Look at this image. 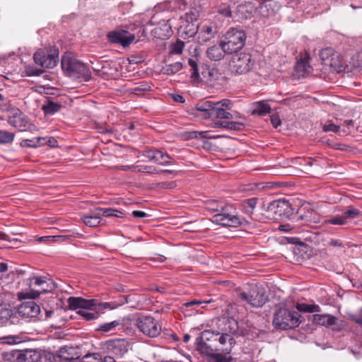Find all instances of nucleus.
I'll return each instance as SVG.
<instances>
[{
    "label": "nucleus",
    "instance_id": "obj_1",
    "mask_svg": "<svg viewBox=\"0 0 362 362\" xmlns=\"http://www.w3.org/2000/svg\"><path fill=\"white\" fill-rule=\"evenodd\" d=\"M61 64L63 71L69 76L82 78L85 81H89L91 78L88 66L71 53H66L62 57Z\"/></svg>",
    "mask_w": 362,
    "mask_h": 362
},
{
    "label": "nucleus",
    "instance_id": "obj_2",
    "mask_svg": "<svg viewBox=\"0 0 362 362\" xmlns=\"http://www.w3.org/2000/svg\"><path fill=\"white\" fill-rule=\"evenodd\" d=\"M28 292H18L17 297L19 300L35 299L42 293L52 292L55 288L54 282L45 276H33L28 279Z\"/></svg>",
    "mask_w": 362,
    "mask_h": 362
},
{
    "label": "nucleus",
    "instance_id": "obj_3",
    "mask_svg": "<svg viewBox=\"0 0 362 362\" xmlns=\"http://www.w3.org/2000/svg\"><path fill=\"white\" fill-rule=\"evenodd\" d=\"M212 222L226 227L246 226L250 222L245 218L235 214L232 205L225 204L221 211L212 216Z\"/></svg>",
    "mask_w": 362,
    "mask_h": 362
},
{
    "label": "nucleus",
    "instance_id": "obj_4",
    "mask_svg": "<svg viewBox=\"0 0 362 362\" xmlns=\"http://www.w3.org/2000/svg\"><path fill=\"white\" fill-rule=\"evenodd\" d=\"M224 322L225 327L222 329L224 332L220 336L219 334L217 333V337H210L211 339L214 338V341L218 340L219 342V346H216V351H220L224 355H228L231 352L233 344H235V340L230 333L236 332L238 325L235 320L233 318L224 320Z\"/></svg>",
    "mask_w": 362,
    "mask_h": 362
},
{
    "label": "nucleus",
    "instance_id": "obj_5",
    "mask_svg": "<svg viewBox=\"0 0 362 362\" xmlns=\"http://www.w3.org/2000/svg\"><path fill=\"white\" fill-rule=\"evenodd\" d=\"M69 308L71 310H76L77 314L82 316L87 320L95 319L98 316L97 311L100 308H97V300L84 299L81 297H70L68 299Z\"/></svg>",
    "mask_w": 362,
    "mask_h": 362
},
{
    "label": "nucleus",
    "instance_id": "obj_6",
    "mask_svg": "<svg viewBox=\"0 0 362 362\" xmlns=\"http://www.w3.org/2000/svg\"><path fill=\"white\" fill-rule=\"evenodd\" d=\"M245 38V33L243 30L232 28L222 37L221 45L226 54H231L243 47Z\"/></svg>",
    "mask_w": 362,
    "mask_h": 362
},
{
    "label": "nucleus",
    "instance_id": "obj_7",
    "mask_svg": "<svg viewBox=\"0 0 362 362\" xmlns=\"http://www.w3.org/2000/svg\"><path fill=\"white\" fill-rule=\"evenodd\" d=\"M300 322V315L298 312L279 308L274 313L273 325L276 328L293 329L298 327Z\"/></svg>",
    "mask_w": 362,
    "mask_h": 362
},
{
    "label": "nucleus",
    "instance_id": "obj_8",
    "mask_svg": "<svg viewBox=\"0 0 362 362\" xmlns=\"http://www.w3.org/2000/svg\"><path fill=\"white\" fill-rule=\"evenodd\" d=\"M33 59L35 62L46 69H52L58 63L59 51L54 47L49 49H40L34 54Z\"/></svg>",
    "mask_w": 362,
    "mask_h": 362
},
{
    "label": "nucleus",
    "instance_id": "obj_9",
    "mask_svg": "<svg viewBox=\"0 0 362 362\" xmlns=\"http://www.w3.org/2000/svg\"><path fill=\"white\" fill-rule=\"evenodd\" d=\"M241 298L254 308L262 307L267 301L264 288L258 285H252L248 291L240 294Z\"/></svg>",
    "mask_w": 362,
    "mask_h": 362
},
{
    "label": "nucleus",
    "instance_id": "obj_10",
    "mask_svg": "<svg viewBox=\"0 0 362 362\" xmlns=\"http://www.w3.org/2000/svg\"><path fill=\"white\" fill-rule=\"evenodd\" d=\"M355 218H362V212L353 206H349L346 210L341 211L340 214L325 219L323 223L325 224L344 226Z\"/></svg>",
    "mask_w": 362,
    "mask_h": 362
},
{
    "label": "nucleus",
    "instance_id": "obj_11",
    "mask_svg": "<svg viewBox=\"0 0 362 362\" xmlns=\"http://www.w3.org/2000/svg\"><path fill=\"white\" fill-rule=\"evenodd\" d=\"M136 325L141 332L149 337H156L161 332L160 325L151 316L139 317Z\"/></svg>",
    "mask_w": 362,
    "mask_h": 362
},
{
    "label": "nucleus",
    "instance_id": "obj_12",
    "mask_svg": "<svg viewBox=\"0 0 362 362\" xmlns=\"http://www.w3.org/2000/svg\"><path fill=\"white\" fill-rule=\"evenodd\" d=\"M252 56L247 53H240L234 56L230 62L232 71L237 74H245L253 66Z\"/></svg>",
    "mask_w": 362,
    "mask_h": 362
},
{
    "label": "nucleus",
    "instance_id": "obj_13",
    "mask_svg": "<svg viewBox=\"0 0 362 362\" xmlns=\"http://www.w3.org/2000/svg\"><path fill=\"white\" fill-rule=\"evenodd\" d=\"M188 64L192 70L191 77L194 81H198L200 79H203L206 83L210 85H214L215 82L218 80L221 76L217 70L205 68L202 72V78H200L197 62L192 59H189Z\"/></svg>",
    "mask_w": 362,
    "mask_h": 362
},
{
    "label": "nucleus",
    "instance_id": "obj_14",
    "mask_svg": "<svg viewBox=\"0 0 362 362\" xmlns=\"http://www.w3.org/2000/svg\"><path fill=\"white\" fill-rule=\"evenodd\" d=\"M8 122L21 132L28 130L33 131L36 129V127L32 124L28 118L19 110H15L12 115L8 117Z\"/></svg>",
    "mask_w": 362,
    "mask_h": 362
},
{
    "label": "nucleus",
    "instance_id": "obj_15",
    "mask_svg": "<svg viewBox=\"0 0 362 362\" xmlns=\"http://www.w3.org/2000/svg\"><path fill=\"white\" fill-rule=\"evenodd\" d=\"M108 40L112 43L128 47L135 39V35L123 29H116L107 34Z\"/></svg>",
    "mask_w": 362,
    "mask_h": 362
},
{
    "label": "nucleus",
    "instance_id": "obj_16",
    "mask_svg": "<svg viewBox=\"0 0 362 362\" xmlns=\"http://www.w3.org/2000/svg\"><path fill=\"white\" fill-rule=\"evenodd\" d=\"M257 9L255 3L251 1H245L236 7L234 11L235 21H243L250 18Z\"/></svg>",
    "mask_w": 362,
    "mask_h": 362
},
{
    "label": "nucleus",
    "instance_id": "obj_17",
    "mask_svg": "<svg viewBox=\"0 0 362 362\" xmlns=\"http://www.w3.org/2000/svg\"><path fill=\"white\" fill-rule=\"evenodd\" d=\"M313 322L316 325L332 327L333 329L337 331L341 329V325L339 322L338 319L329 314H315L313 315Z\"/></svg>",
    "mask_w": 362,
    "mask_h": 362
},
{
    "label": "nucleus",
    "instance_id": "obj_18",
    "mask_svg": "<svg viewBox=\"0 0 362 362\" xmlns=\"http://www.w3.org/2000/svg\"><path fill=\"white\" fill-rule=\"evenodd\" d=\"M40 312L39 305L33 300L23 303L18 308V314L25 318L35 317Z\"/></svg>",
    "mask_w": 362,
    "mask_h": 362
},
{
    "label": "nucleus",
    "instance_id": "obj_19",
    "mask_svg": "<svg viewBox=\"0 0 362 362\" xmlns=\"http://www.w3.org/2000/svg\"><path fill=\"white\" fill-rule=\"evenodd\" d=\"M320 57L324 65L336 68L339 66L340 61L337 53L332 48L326 47L320 52Z\"/></svg>",
    "mask_w": 362,
    "mask_h": 362
},
{
    "label": "nucleus",
    "instance_id": "obj_20",
    "mask_svg": "<svg viewBox=\"0 0 362 362\" xmlns=\"http://www.w3.org/2000/svg\"><path fill=\"white\" fill-rule=\"evenodd\" d=\"M214 103L211 101H204L196 105L192 110V114L201 119L212 117Z\"/></svg>",
    "mask_w": 362,
    "mask_h": 362
},
{
    "label": "nucleus",
    "instance_id": "obj_21",
    "mask_svg": "<svg viewBox=\"0 0 362 362\" xmlns=\"http://www.w3.org/2000/svg\"><path fill=\"white\" fill-rule=\"evenodd\" d=\"M217 336L218 334H214L209 331L204 332L201 337L202 341L197 344V349L203 354L212 355L214 351H216V348L214 349L211 344H208L206 341L210 340V337Z\"/></svg>",
    "mask_w": 362,
    "mask_h": 362
},
{
    "label": "nucleus",
    "instance_id": "obj_22",
    "mask_svg": "<svg viewBox=\"0 0 362 362\" xmlns=\"http://www.w3.org/2000/svg\"><path fill=\"white\" fill-rule=\"evenodd\" d=\"M290 208L288 202L284 200H276L270 203L268 210L274 214V218L277 219L288 212Z\"/></svg>",
    "mask_w": 362,
    "mask_h": 362
},
{
    "label": "nucleus",
    "instance_id": "obj_23",
    "mask_svg": "<svg viewBox=\"0 0 362 362\" xmlns=\"http://www.w3.org/2000/svg\"><path fill=\"white\" fill-rule=\"evenodd\" d=\"M80 216L84 224L88 227H96L102 221L101 210L98 208L91 211L90 214H82Z\"/></svg>",
    "mask_w": 362,
    "mask_h": 362
},
{
    "label": "nucleus",
    "instance_id": "obj_24",
    "mask_svg": "<svg viewBox=\"0 0 362 362\" xmlns=\"http://www.w3.org/2000/svg\"><path fill=\"white\" fill-rule=\"evenodd\" d=\"M226 54L223 50V47L221 45H214L209 47L206 51L207 57L213 61H219L222 59L224 57V54Z\"/></svg>",
    "mask_w": 362,
    "mask_h": 362
},
{
    "label": "nucleus",
    "instance_id": "obj_25",
    "mask_svg": "<svg viewBox=\"0 0 362 362\" xmlns=\"http://www.w3.org/2000/svg\"><path fill=\"white\" fill-rule=\"evenodd\" d=\"M212 117L217 119H233V115L232 113L229 112L228 110L214 104Z\"/></svg>",
    "mask_w": 362,
    "mask_h": 362
},
{
    "label": "nucleus",
    "instance_id": "obj_26",
    "mask_svg": "<svg viewBox=\"0 0 362 362\" xmlns=\"http://www.w3.org/2000/svg\"><path fill=\"white\" fill-rule=\"evenodd\" d=\"M81 362H115L112 357L104 358L98 354H87L82 358Z\"/></svg>",
    "mask_w": 362,
    "mask_h": 362
},
{
    "label": "nucleus",
    "instance_id": "obj_27",
    "mask_svg": "<svg viewBox=\"0 0 362 362\" xmlns=\"http://www.w3.org/2000/svg\"><path fill=\"white\" fill-rule=\"evenodd\" d=\"M62 105L57 103H54L51 100H47L42 107L46 115H54V113L59 111Z\"/></svg>",
    "mask_w": 362,
    "mask_h": 362
},
{
    "label": "nucleus",
    "instance_id": "obj_28",
    "mask_svg": "<svg viewBox=\"0 0 362 362\" xmlns=\"http://www.w3.org/2000/svg\"><path fill=\"white\" fill-rule=\"evenodd\" d=\"M257 198H251L247 200H245L242 204V211L243 213L251 216L257 205Z\"/></svg>",
    "mask_w": 362,
    "mask_h": 362
},
{
    "label": "nucleus",
    "instance_id": "obj_29",
    "mask_svg": "<svg viewBox=\"0 0 362 362\" xmlns=\"http://www.w3.org/2000/svg\"><path fill=\"white\" fill-rule=\"evenodd\" d=\"M45 139V137H36L32 139H24L21 142L20 145L22 147L37 148L44 145Z\"/></svg>",
    "mask_w": 362,
    "mask_h": 362
},
{
    "label": "nucleus",
    "instance_id": "obj_30",
    "mask_svg": "<svg viewBox=\"0 0 362 362\" xmlns=\"http://www.w3.org/2000/svg\"><path fill=\"white\" fill-rule=\"evenodd\" d=\"M271 111L270 105L264 102H258L255 104V108L252 110L253 115H264Z\"/></svg>",
    "mask_w": 362,
    "mask_h": 362
},
{
    "label": "nucleus",
    "instance_id": "obj_31",
    "mask_svg": "<svg viewBox=\"0 0 362 362\" xmlns=\"http://www.w3.org/2000/svg\"><path fill=\"white\" fill-rule=\"evenodd\" d=\"M156 163L160 165H170L175 163V160L168 154L159 151L157 153Z\"/></svg>",
    "mask_w": 362,
    "mask_h": 362
},
{
    "label": "nucleus",
    "instance_id": "obj_32",
    "mask_svg": "<svg viewBox=\"0 0 362 362\" xmlns=\"http://www.w3.org/2000/svg\"><path fill=\"white\" fill-rule=\"evenodd\" d=\"M298 310L304 313H318L320 311V307L315 304L298 303L296 305Z\"/></svg>",
    "mask_w": 362,
    "mask_h": 362
},
{
    "label": "nucleus",
    "instance_id": "obj_33",
    "mask_svg": "<svg viewBox=\"0 0 362 362\" xmlns=\"http://www.w3.org/2000/svg\"><path fill=\"white\" fill-rule=\"evenodd\" d=\"M13 311L9 308H1L0 309V325L6 324L11 320V323H13Z\"/></svg>",
    "mask_w": 362,
    "mask_h": 362
},
{
    "label": "nucleus",
    "instance_id": "obj_34",
    "mask_svg": "<svg viewBox=\"0 0 362 362\" xmlns=\"http://www.w3.org/2000/svg\"><path fill=\"white\" fill-rule=\"evenodd\" d=\"M15 138V134L6 130H0V144H11Z\"/></svg>",
    "mask_w": 362,
    "mask_h": 362
},
{
    "label": "nucleus",
    "instance_id": "obj_35",
    "mask_svg": "<svg viewBox=\"0 0 362 362\" xmlns=\"http://www.w3.org/2000/svg\"><path fill=\"white\" fill-rule=\"evenodd\" d=\"M98 209L101 210V216H104L106 217L115 216L118 218H122L124 216V213L117 209L107 208H98Z\"/></svg>",
    "mask_w": 362,
    "mask_h": 362
},
{
    "label": "nucleus",
    "instance_id": "obj_36",
    "mask_svg": "<svg viewBox=\"0 0 362 362\" xmlns=\"http://www.w3.org/2000/svg\"><path fill=\"white\" fill-rule=\"evenodd\" d=\"M225 204H226L223 202H218L216 200H209L206 202L205 206L207 210L213 212H217L218 214Z\"/></svg>",
    "mask_w": 362,
    "mask_h": 362
},
{
    "label": "nucleus",
    "instance_id": "obj_37",
    "mask_svg": "<svg viewBox=\"0 0 362 362\" xmlns=\"http://www.w3.org/2000/svg\"><path fill=\"white\" fill-rule=\"evenodd\" d=\"M23 356L25 362H37L41 358L40 354L33 350L26 351Z\"/></svg>",
    "mask_w": 362,
    "mask_h": 362
},
{
    "label": "nucleus",
    "instance_id": "obj_38",
    "mask_svg": "<svg viewBox=\"0 0 362 362\" xmlns=\"http://www.w3.org/2000/svg\"><path fill=\"white\" fill-rule=\"evenodd\" d=\"M182 68V64L180 62H175L167 65L163 68L164 73L170 75L178 72Z\"/></svg>",
    "mask_w": 362,
    "mask_h": 362
},
{
    "label": "nucleus",
    "instance_id": "obj_39",
    "mask_svg": "<svg viewBox=\"0 0 362 362\" xmlns=\"http://www.w3.org/2000/svg\"><path fill=\"white\" fill-rule=\"evenodd\" d=\"M218 13L219 15L222 16L224 18H233L234 19V12L230 10V6L227 4H222L218 8Z\"/></svg>",
    "mask_w": 362,
    "mask_h": 362
},
{
    "label": "nucleus",
    "instance_id": "obj_40",
    "mask_svg": "<svg viewBox=\"0 0 362 362\" xmlns=\"http://www.w3.org/2000/svg\"><path fill=\"white\" fill-rule=\"evenodd\" d=\"M120 325V322L119 320H115L110 322L104 323L100 325L98 328V330L102 331L104 332H108L113 330L116 327Z\"/></svg>",
    "mask_w": 362,
    "mask_h": 362
},
{
    "label": "nucleus",
    "instance_id": "obj_41",
    "mask_svg": "<svg viewBox=\"0 0 362 362\" xmlns=\"http://www.w3.org/2000/svg\"><path fill=\"white\" fill-rule=\"evenodd\" d=\"M246 124H247L246 119H244V121H242V122L231 121V122H229V124H227V125L229 126V130H233V131L243 130L245 129Z\"/></svg>",
    "mask_w": 362,
    "mask_h": 362
},
{
    "label": "nucleus",
    "instance_id": "obj_42",
    "mask_svg": "<svg viewBox=\"0 0 362 362\" xmlns=\"http://www.w3.org/2000/svg\"><path fill=\"white\" fill-rule=\"evenodd\" d=\"M223 354H213L211 355L209 362H230L232 360L230 356H223Z\"/></svg>",
    "mask_w": 362,
    "mask_h": 362
},
{
    "label": "nucleus",
    "instance_id": "obj_43",
    "mask_svg": "<svg viewBox=\"0 0 362 362\" xmlns=\"http://www.w3.org/2000/svg\"><path fill=\"white\" fill-rule=\"evenodd\" d=\"M184 42L178 40L175 44H173L171 47L170 53L171 54H180L182 52L183 48H184Z\"/></svg>",
    "mask_w": 362,
    "mask_h": 362
},
{
    "label": "nucleus",
    "instance_id": "obj_44",
    "mask_svg": "<svg viewBox=\"0 0 362 362\" xmlns=\"http://www.w3.org/2000/svg\"><path fill=\"white\" fill-rule=\"evenodd\" d=\"M214 104L227 110H230L233 105V102L228 99H223Z\"/></svg>",
    "mask_w": 362,
    "mask_h": 362
},
{
    "label": "nucleus",
    "instance_id": "obj_45",
    "mask_svg": "<svg viewBox=\"0 0 362 362\" xmlns=\"http://www.w3.org/2000/svg\"><path fill=\"white\" fill-rule=\"evenodd\" d=\"M177 183L175 181H170V182H161L156 184V187L160 189H172L176 187Z\"/></svg>",
    "mask_w": 362,
    "mask_h": 362
},
{
    "label": "nucleus",
    "instance_id": "obj_46",
    "mask_svg": "<svg viewBox=\"0 0 362 362\" xmlns=\"http://www.w3.org/2000/svg\"><path fill=\"white\" fill-rule=\"evenodd\" d=\"M299 218L302 221H304L305 222L311 223V222H316L315 220V214L310 211H308L307 212L304 213L303 214H300L299 216Z\"/></svg>",
    "mask_w": 362,
    "mask_h": 362
},
{
    "label": "nucleus",
    "instance_id": "obj_47",
    "mask_svg": "<svg viewBox=\"0 0 362 362\" xmlns=\"http://www.w3.org/2000/svg\"><path fill=\"white\" fill-rule=\"evenodd\" d=\"M160 150L158 149H151V150H147L144 153V156L149 160L153 161L156 163L157 160V153L159 152Z\"/></svg>",
    "mask_w": 362,
    "mask_h": 362
},
{
    "label": "nucleus",
    "instance_id": "obj_48",
    "mask_svg": "<svg viewBox=\"0 0 362 362\" xmlns=\"http://www.w3.org/2000/svg\"><path fill=\"white\" fill-rule=\"evenodd\" d=\"M151 86L146 83L140 84L138 86L132 89V93L134 94H139L141 92L148 91Z\"/></svg>",
    "mask_w": 362,
    "mask_h": 362
},
{
    "label": "nucleus",
    "instance_id": "obj_49",
    "mask_svg": "<svg viewBox=\"0 0 362 362\" xmlns=\"http://www.w3.org/2000/svg\"><path fill=\"white\" fill-rule=\"evenodd\" d=\"M201 31L203 33L204 36L205 37V40H208L214 37V33L213 32L212 28L209 26L204 25L202 28Z\"/></svg>",
    "mask_w": 362,
    "mask_h": 362
},
{
    "label": "nucleus",
    "instance_id": "obj_50",
    "mask_svg": "<svg viewBox=\"0 0 362 362\" xmlns=\"http://www.w3.org/2000/svg\"><path fill=\"white\" fill-rule=\"evenodd\" d=\"M4 342L9 344H18L21 341V339L18 336H8L3 338Z\"/></svg>",
    "mask_w": 362,
    "mask_h": 362
},
{
    "label": "nucleus",
    "instance_id": "obj_51",
    "mask_svg": "<svg viewBox=\"0 0 362 362\" xmlns=\"http://www.w3.org/2000/svg\"><path fill=\"white\" fill-rule=\"evenodd\" d=\"M339 129V126L333 123H328L323 126L324 132H337Z\"/></svg>",
    "mask_w": 362,
    "mask_h": 362
},
{
    "label": "nucleus",
    "instance_id": "obj_52",
    "mask_svg": "<svg viewBox=\"0 0 362 362\" xmlns=\"http://www.w3.org/2000/svg\"><path fill=\"white\" fill-rule=\"evenodd\" d=\"M270 120L272 126L274 128H277L281 124V121L278 114L272 115L270 117Z\"/></svg>",
    "mask_w": 362,
    "mask_h": 362
},
{
    "label": "nucleus",
    "instance_id": "obj_53",
    "mask_svg": "<svg viewBox=\"0 0 362 362\" xmlns=\"http://www.w3.org/2000/svg\"><path fill=\"white\" fill-rule=\"evenodd\" d=\"M227 124H229V121H216L212 123V127L214 128H223L226 129H229V126H228Z\"/></svg>",
    "mask_w": 362,
    "mask_h": 362
},
{
    "label": "nucleus",
    "instance_id": "obj_54",
    "mask_svg": "<svg viewBox=\"0 0 362 362\" xmlns=\"http://www.w3.org/2000/svg\"><path fill=\"white\" fill-rule=\"evenodd\" d=\"M136 170L139 172H146L148 173H153L155 171V168L152 166L143 165V166H137Z\"/></svg>",
    "mask_w": 362,
    "mask_h": 362
},
{
    "label": "nucleus",
    "instance_id": "obj_55",
    "mask_svg": "<svg viewBox=\"0 0 362 362\" xmlns=\"http://www.w3.org/2000/svg\"><path fill=\"white\" fill-rule=\"evenodd\" d=\"M351 319L355 322L362 325V309H361L357 313L352 315L351 316Z\"/></svg>",
    "mask_w": 362,
    "mask_h": 362
},
{
    "label": "nucleus",
    "instance_id": "obj_56",
    "mask_svg": "<svg viewBox=\"0 0 362 362\" xmlns=\"http://www.w3.org/2000/svg\"><path fill=\"white\" fill-rule=\"evenodd\" d=\"M307 64L305 61L302 60L300 62H298L296 64V69L300 72H306L307 71Z\"/></svg>",
    "mask_w": 362,
    "mask_h": 362
},
{
    "label": "nucleus",
    "instance_id": "obj_57",
    "mask_svg": "<svg viewBox=\"0 0 362 362\" xmlns=\"http://www.w3.org/2000/svg\"><path fill=\"white\" fill-rule=\"evenodd\" d=\"M209 303H210V300L202 301V300H193L188 301V302L184 303L183 305H185L186 307H190V306H193V305H201V304H203V303L208 304Z\"/></svg>",
    "mask_w": 362,
    "mask_h": 362
},
{
    "label": "nucleus",
    "instance_id": "obj_58",
    "mask_svg": "<svg viewBox=\"0 0 362 362\" xmlns=\"http://www.w3.org/2000/svg\"><path fill=\"white\" fill-rule=\"evenodd\" d=\"M195 134H196V136H195L196 137H200V138L211 139V138H216L217 137L216 136L209 135V132H196Z\"/></svg>",
    "mask_w": 362,
    "mask_h": 362
},
{
    "label": "nucleus",
    "instance_id": "obj_59",
    "mask_svg": "<svg viewBox=\"0 0 362 362\" xmlns=\"http://www.w3.org/2000/svg\"><path fill=\"white\" fill-rule=\"evenodd\" d=\"M190 28L188 31L185 32V34L187 35V37H193L197 33V28L194 27L193 25H189Z\"/></svg>",
    "mask_w": 362,
    "mask_h": 362
},
{
    "label": "nucleus",
    "instance_id": "obj_60",
    "mask_svg": "<svg viewBox=\"0 0 362 362\" xmlns=\"http://www.w3.org/2000/svg\"><path fill=\"white\" fill-rule=\"evenodd\" d=\"M57 141L52 137L46 138L44 144H47L49 146L54 147L56 146Z\"/></svg>",
    "mask_w": 362,
    "mask_h": 362
},
{
    "label": "nucleus",
    "instance_id": "obj_61",
    "mask_svg": "<svg viewBox=\"0 0 362 362\" xmlns=\"http://www.w3.org/2000/svg\"><path fill=\"white\" fill-rule=\"evenodd\" d=\"M132 214L134 217L136 218H144L146 216V214L142 211H134Z\"/></svg>",
    "mask_w": 362,
    "mask_h": 362
},
{
    "label": "nucleus",
    "instance_id": "obj_62",
    "mask_svg": "<svg viewBox=\"0 0 362 362\" xmlns=\"http://www.w3.org/2000/svg\"><path fill=\"white\" fill-rule=\"evenodd\" d=\"M329 245L334 247H342L341 243L338 240H332Z\"/></svg>",
    "mask_w": 362,
    "mask_h": 362
},
{
    "label": "nucleus",
    "instance_id": "obj_63",
    "mask_svg": "<svg viewBox=\"0 0 362 362\" xmlns=\"http://www.w3.org/2000/svg\"><path fill=\"white\" fill-rule=\"evenodd\" d=\"M279 229L281 230V231H289L291 230V228L290 227V226L288 225H280L279 226Z\"/></svg>",
    "mask_w": 362,
    "mask_h": 362
},
{
    "label": "nucleus",
    "instance_id": "obj_64",
    "mask_svg": "<svg viewBox=\"0 0 362 362\" xmlns=\"http://www.w3.org/2000/svg\"><path fill=\"white\" fill-rule=\"evenodd\" d=\"M173 99L175 102H179V103H184L185 102V100L183 98V97L180 95H175L173 96Z\"/></svg>",
    "mask_w": 362,
    "mask_h": 362
}]
</instances>
